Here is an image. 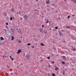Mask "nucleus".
Here are the masks:
<instances>
[{
  "instance_id": "nucleus-33",
  "label": "nucleus",
  "mask_w": 76,
  "mask_h": 76,
  "mask_svg": "<svg viewBox=\"0 0 76 76\" xmlns=\"http://www.w3.org/2000/svg\"><path fill=\"white\" fill-rule=\"evenodd\" d=\"M42 27H44V25H42Z\"/></svg>"
},
{
  "instance_id": "nucleus-53",
  "label": "nucleus",
  "mask_w": 76,
  "mask_h": 76,
  "mask_svg": "<svg viewBox=\"0 0 76 76\" xmlns=\"http://www.w3.org/2000/svg\"><path fill=\"white\" fill-rule=\"evenodd\" d=\"M34 37H35V36H34Z\"/></svg>"
},
{
  "instance_id": "nucleus-41",
  "label": "nucleus",
  "mask_w": 76,
  "mask_h": 76,
  "mask_svg": "<svg viewBox=\"0 0 76 76\" xmlns=\"http://www.w3.org/2000/svg\"><path fill=\"white\" fill-rule=\"evenodd\" d=\"M19 13V12H18L17 13V14H18Z\"/></svg>"
},
{
  "instance_id": "nucleus-47",
  "label": "nucleus",
  "mask_w": 76,
  "mask_h": 76,
  "mask_svg": "<svg viewBox=\"0 0 76 76\" xmlns=\"http://www.w3.org/2000/svg\"><path fill=\"white\" fill-rule=\"evenodd\" d=\"M11 75H12V73H11Z\"/></svg>"
},
{
  "instance_id": "nucleus-14",
  "label": "nucleus",
  "mask_w": 76,
  "mask_h": 76,
  "mask_svg": "<svg viewBox=\"0 0 76 76\" xmlns=\"http://www.w3.org/2000/svg\"><path fill=\"white\" fill-rule=\"evenodd\" d=\"M52 76H55L56 75H55V74H54V73H53L52 74Z\"/></svg>"
},
{
  "instance_id": "nucleus-44",
  "label": "nucleus",
  "mask_w": 76,
  "mask_h": 76,
  "mask_svg": "<svg viewBox=\"0 0 76 76\" xmlns=\"http://www.w3.org/2000/svg\"><path fill=\"white\" fill-rule=\"evenodd\" d=\"M20 31H21V29H20Z\"/></svg>"
},
{
  "instance_id": "nucleus-49",
  "label": "nucleus",
  "mask_w": 76,
  "mask_h": 76,
  "mask_svg": "<svg viewBox=\"0 0 76 76\" xmlns=\"http://www.w3.org/2000/svg\"><path fill=\"white\" fill-rule=\"evenodd\" d=\"M63 74H64V73H63Z\"/></svg>"
},
{
  "instance_id": "nucleus-34",
  "label": "nucleus",
  "mask_w": 76,
  "mask_h": 76,
  "mask_svg": "<svg viewBox=\"0 0 76 76\" xmlns=\"http://www.w3.org/2000/svg\"><path fill=\"white\" fill-rule=\"evenodd\" d=\"M52 56H54V54H52Z\"/></svg>"
},
{
  "instance_id": "nucleus-24",
  "label": "nucleus",
  "mask_w": 76,
  "mask_h": 76,
  "mask_svg": "<svg viewBox=\"0 0 76 76\" xmlns=\"http://www.w3.org/2000/svg\"><path fill=\"white\" fill-rule=\"evenodd\" d=\"M69 18H70V16L68 15V19H69Z\"/></svg>"
},
{
  "instance_id": "nucleus-22",
  "label": "nucleus",
  "mask_w": 76,
  "mask_h": 76,
  "mask_svg": "<svg viewBox=\"0 0 76 76\" xmlns=\"http://www.w3.org/2000/svg\"><path fill=\"white\" fill-rule=\"evenodd\" d=\"M6 28H7V29H9V28H8V27L7 26H6Z\"/></svg>"
},
{
  "instance_id": "nucleus-19",
  "label": "nucleus",
  "mask_w": 76,
  "mask_h": 76,
  "mask_svg": "<svg viewBox=\"0 0 76 76\" xmlns=\"http://www.w3.org/2000/svg\"><path fill=\"white\" fill-rule=\"evenodd\" d=\"M27 45H31V44L29 43L27 44Z\"/></svg>"
},
{
  "instance_id": "nucleus-40",
  "label": "nucleus",
  "mask_w": 76,
  "mask_h": 76,
  "mask_svg": "<svg viewBox=\"0 0 76 76\" xmlns=\"http://www.w3.org/2000/svg\"><path fill=\"white\" fill-rule=\"evenodd\" d=\"M56 13H57V11H56Z\"/></svg>"
},
{
  "instance_id": "nucleus-38",
  "label": "nucleus",
  "mask_w": 76,
  "mask_h": 76,
  "mask_svg": "<svg viewBox=\"0 0 76 76\" xmlns=\"http://www.w3.org/2000/svg\"><path fill=\"white\" fill-rule=\"evenodd\" d=\"M20 19H21V20H22V18H21Z\"/></svg>"
},
{
  "instance_id": "nucleus-27",
  "label": "nucleus",
  "mask_w": 76,
  "mask_h": 76,
  "mask_svg": "<svg viewBox=\"0 0 76 76\" xmlns=\"http://www.w3.org/2000/svg\"><path fill=\"white\" fill-rule=\"evenodd\" d=\"M11 60H12V61H13V58H11Z\"/></svg>"
},
{
  "instance_id": "nucleus-18",
  "label": "nucleus",
  "mask_w": 76,
  "mask_h": 76,
  "mask_svg": "<svg viewBox=\"0 0 76 76\" xmlns=\"http://www.w3.org/2000/svg\"><path fill=\"white\" fill-rule=\"evenodd\" d=\"M62 64H65V62H62Z\"/></svg>"
},
{
  "instance_id": "nucleus-55",
  "label": "nucleus",
  "mask_w": 76,
  "mask_h": 76,
  "mask_svg": "<svg viewBox=\"0 0 76 76\" xmlns=\"http://www.w3.org/2000/svg\"><path fill=\"white\" fill-rule=\"evenodd\" d=\"M37 58H38V57H37Z\"/></svg>"
},
{
  "instance_id": "nucleus-8",
  "label": "nucleus",
  "mask_w": 76,
  "mask_h": 76,
  "mask_svg": "<svg viewBox=\"0 0 76 76\" xmlns=\"http://www.w3.org/2000/svg\"><path fill=\"white\" fill-rule=\"evenodd\" d=\"M66 28H68V29H70V27L69 26H66Z\"/></svg>"
},
{
  "instance_id": "nucleus-2",
  "label": "nucleus",
  "mask_w": 76,
  "mask_h": 76,
  "mask_svg": "<svg viewBox=\"0 0 76 76\" xmlns=\"http://www.w3.org/2000/svg\"><path fill=\"white\" fill-rule=\"evenodd\" d=\"M11 31L12 33L13 34L15 33V29H13V28H11Z\"/></svg>"
},
{
  "instance_id": "nucleus-45",
  "label": "nucleus",
  "mask_w": 76,
  "mask_h": 76,
  "mask_svg": "<svg viewBox=\"0 0 76 76\" xmlns=\"http://www.w3.org/2000/svg\"><path fill=\"white\" fill-rule=\"evenodd\" d=\"M21 38H22V37H21Z\"/></svg>"
},
{
  "instance_id": "nucleus-35",
  "label": "nucleus",
  "mask_w": 76,
  "mask_h": 76,
  "mask_svg": "<svg viewBox=\"0 0 76 76\" xmlns=\"http://www.w3.org/2000/svg\"><path fill=\"white\" fill-rule=\"evenodd\" d=\"M72 16L73 17L75 16L74 15H72Z\"/></svg>"
},
{
  "instance_id": "nucleus-42",
  "label": "nucleus",
  "mask_w": 76,
  "mask_h": 76,
  "mask_svg": "<svg viewBox=\"0 0 76 76\" xmlns=\"http://www.w3.org/2000/svg\"><path fill=\"white\" fill-rule=\"evenodd\" d=\"M19 14H20V13L19 12Z\"/></svg>"
},
{
  "instance_id": "nucleus-25",
  "label": "nucleus",
  "mask_w": 76,
  "mask_h": 76,
  "mask_svg": "<svg viewBox=\"0 0 76 76\" xmlns=\"http://www.w3.org/2000/svg\"><path fill=\"white\" fill-rule=\"evenodd\" d=\"M4 30L5 32H6L7 31H6V29H4Z\"/></svg>"
},
{
  "instance_id": "nucleus-54",
  "label": "nucleus",
  "mask_w": 76,
  "mask_h": 76,
  "mask_svg": "<svg viewBox=\"0 0 76 76\" xmlns=\"http://www.w3.org/2000/svg\"><path fill=\"white\" fill-rule=\"evenodd\" d=\"M45 33H47V32H45Z\"/></svg>"
},
{
  "instance_id": "nucleus-21",
  "label": "nucleus",
  "mask_w": 76,
  "mask_h": 76,
  "mask_svg": "<svg viewBox=\"0 0 76 76\" xmlns=\"http://www.w3.org/2000/svg\"><path fill=\"white\" fill-rule=\"evenodd\" d=\"M48 22H49V21H48V20H47V21L46 22V23H48Z\"/></svg>"
},
{
  "instance_id": "nucleus-43",
  "label": "nucleus",
  "mask_w": 76,
  "mask_h": 76,
  "mask_svg": "<svg viewBox=\"0 0 76 76\" xmlns=\"http://www.w3.org/2000/svg\"><path fill=\"white\" fill-rule=\"evenodd\" d=\"M59 19H60V18L59 17Z\"/></svg>"
},
{
  "instance_id": "nucleus-16",
  "label": "nucleus",
  "mask_w": 76,
  "mask_h": 76,
  "mask_svg": "<svg viewBox=\"0 0 76 76\" xmlns=\"http://www.w3.org/2000/svg\"><path fill=\"white\" fill-rule=\"evenodd\" d=\"M41 45H42V46H44V45H43L42 44V43H41Z\"/></svg>"
},
{
  "instance_id": "nucleus-37",
  "label": "nucleus",
  "mask_w": 76,
  "mask_h": 76,
  "mask_svg": "<svg viewBox=\"0 0 76 76\" xmlns=\"http://www.w3.org/2000/svg\"><path fill=\"white\" fill-rule=\"evenodd\" d=\"M10 58H12V56H10Z\"/></svg>"
},
{
  "instance_id": "nucleus-52",
  "label": "nucleus",
  "mask_w": 76,
  "mask_h": 76,
  "mask_svg": "<svg viewBox=\"0 0 76 76\" xmlns=\"http://www.w3.org/2000/svg\"><path fill=\"white\" fill-rule=\"evenodd\" d=\"M73 2H75V1H73Z\"/></svg>"
},
{
  "instance_id": "nucleus-20",
  "label": "nucleus",
  "mask_w": 76,
  "mask_h": 76,
  "mask_svg": "<svg viewBox=\"0 0 76 76\" xmlns=\"http://www.w3.org/2000/svg\"><path fill=\"white\" fill-rule=\"evenodd\" d=\"M55 29H58V27H56L55 28Z\"/></svg>"
},
{
  "instance_id": "nucleus-39",
  "label": "nucleus",
  "mask_w": 76,
  "mask_h": 76,
  "mask_svg": "<svg viewBox=\"0 0 76 76\" xmlns=\"http://www.w3.org/2000/svg\"><path fill=\"white\" fill-rule=\"evenodd\" d=\"M35 10V11H37V10Z\"/></svg>"
},
{
  "instance_id": "nucleus-32",
  "label": "nucleus",
  "mask_w": 76,
  "mask_h": 76,
  "mask_svg": "<svg viewBox=\"0 0 76 76\" xmlns=\"http://www.w3.org/2000/svg\"><path fill=\"white\" fill-rule=\"evenodd\" d=\"M48 66L49 67H51V66L50 65H49Z\"/></svg>"
},
{
  "instance_id": "nucleus-1",
  "label": "nucleus",
  "mask_w": 76,
  "mask_h": 76,
  "mask_svg": "<svg viewBox=\"0 0 76 76\" xmlns=\"http://www.w3.org/2000/svg\"><path fill=\"white\" fill-rule=\"evenodd\" d=\"M23 18H24L25 19H26V22L28 21V17L26 15H25L24 16H23Z\"/></svg>"
},
{
  "instance_id": "nucleus-15",
  "label": "nucleus",
  "mask_w": 76,
  "mask_h": 76,
  "mask_svg": "<svg viewBox=\"0 0 76 76\" xmlns=\"http://www.w3.org/2000/svg\"><path fill=\"white\" fill-rule=\"evenodd\" d=\"M12 12H14V9H12L11 10Z\"/></svg>"
},
{
  "instance_id": "nucleus-3",
  "label": "nucleus",
  "mask_w": 76,
  "mask_h": 76,
  "mask_svg": "<svg viewBox=\"0 0 76 76\" xmlns=\"http://www.w3.org/2000/svg\"><path fill=\"white\" fill-rule=\"evenodd\" d=\"M50 2V1L49 0H47L46 1V3L48 4H49Z\"/></svg>"
},
{
  "instance_id": "nucleus-36",
  "label": "nucleus",
  "mask_w": 76,
  "mask_h": 76,
  "mask_svg": "<svg viewBox=\"0 0 76 76\" xmlns=\"http://www.w3.org/2000/svg\"><path fill=\"white\" fill-rule=\"evenodd\" d=\"M19 33H20L21 34V32H20V31H18Z\"/></svg>"
},
{
  "instance_id": "nucleus-48",
  "label": "nucleus",
  "mask_w": 76,
  "mask_h": 76,
  "mask_svg": "<svg viewBox=\"0 0 76 76\" xmlns=\"http://www.w3.org/2000/svg\"><path fill=\"white\" fill-rule=\"evenodd\" d=\"M38 1V0H36V1Z\"/></svg>"
},
{
  "instance_id": "nucleus-46",
  "label": "nucleus",
  "mask_w": 76,
  "mask_h": 76,
  "mask_svg": "<svg viewBox=\"0 0 76 76\" xmlns=\"http://www.w3.org/2000/svg\"><path fill=\"white\" fill-rule=\"evenodd\" d=\"M48 9V10H49V9Z\"/></svg>"
},
{
  "instance_id": "nucleus-10",
  "label": "nucleus",
  "mask_w": 76,
  "mask_h": 76,
  "mask_svg": "<svg viewBox=\"0 0 76 76\" xmlns=\"http://www.w3.org/2000/svg\"><path fill=\"white\" fill-rule=\"evenodd\" d=\"M59 32V34L60 35H61V33L60 32V31H58Z\"/></svg>"
},
{
  "instance_id": "nucleus-30",
  "label": "nucleus",
  "mask_w": 76,
  "mask_h": 76,
  "mask_svg": "<svg viewBox=\"0 0 76 76\" xmlns=\"http://www.w3.org/2000/svg\"><path fill=\"white\" fill-rule=\"evenodd\" d=\"M54 61H53L52 62V64H54Z\"/></svg>"
},
{
  "instance_id": "nucleus-5",
  "label": "nucleus",
  "mask_w": 76,
  "mask_h": 76,
  "mask_svg": "<svg viewBox=\"0 0 76 76\" xmlns=\"http://www.w3.org/2000/svg\"><path fill=\"white\" fill-rule=\"evenodd\" d=\"M62 58L64 60L66 59V57L64 56H62Z\"/></svg>"
},
{
  "instance_id": "nucleus-9",
  "label": "nucleus",
  "mask_w": 76,
  "mask_h": 76,
  "mask_svg": "<svg viewBox=\"0 0 76 76\" xmlns=\"http://www.w3.org/2000/svg\"><path fill=\"white\" fill-rule=\"evenodd\" d=\"M1 40H4V38H3V37H1Z\"/></svg>"
},
{
  "instance_id": "nucleus-50",
  "label": "nucleus",
  "mask_w": 76,
  "mask_h": 76,
  "mask_svg": "<svg viewBox=\"0 0 76 76\" xmlns=\"http://www.w3.org/2000/svg\"><path fill=\"white\" fill-rule=\"evenodd\" d=\"M50 30H51V28H50Z\"/></svg>"
},
{
  "instance_id": "nucleus-11",
  "label": "nucleus",
  "mask_w": 76,
  "mask_h": 76,
  "mask_svg": "<svg viewBox=\"0 0 76 76\" xmlns=\"http://www.w3.org/2000/svg\"><path fill=\"white\" fill-rule=\"evenodd\" d=\"M10 20H12V19H13V18H12V17H11L10 18Z\"/></svg>"
},
{
  "instance_id": "nucleus-4",
  "label": "nucleus",
  "mask_w": 76,
  "mask_h": 76,
  "mask_svg": "<svg viewBox=\"0 0 76 76\" xmlns=\"http://www.w3.org/2000/svg\"><path fill=\"white\" fill-rule=\"evenodd\" d=\"M22 51V50H21L20 49V50H18V52H17V54H19L20 53V52H21Z\"/></svg>"
},
{
  "instance_id": "nucleus-23",
  "label": "nucleus",
  "mask_w": 76,
  "mask_h": 76,
  "mask_svg": "<svg viewBox=\"0 0 76 76\" xmlns=\"http://www.w3.org/2000/svg\"><path fill=\"white\" fill-rule=\"evenodd\" d=\"M48 75L49 76H51V75L50 74H48Z\"/></svg>"
},
{
  "instance_id": "nucleus-6",
  "label": "nucleus",
  "mask_w": 76,
  "mask_h": 76,
  "mask_svg": "<svg viewBox=\"0 0 76 76\" xmlns=\"http://www.w3.org/2000/svg\"><path fill=\"white\" fill-rule=\"evenodd\" d=\"M58 69H59V68L58 67H56L55 69V70H56V71H58Z\"/></svg>"
},
{
  "instance_id": "nucleus-12",
  "label": "nucleus",
  "mask_w": 76,
  "mask_h": 76,
  "mask_svg": "<svg viewBox=\"0 0 76 76\" xmlns=\"http://www.w3.org/2000/svg\"><path fill=\"white\" fill-rule=\"evenodd\" d=\"M42 31H43V30L42 29H40V32H42Z\"/></svg>"
},
{
  "instance_id": "nucleus-13",
  "label": "nucleus",
  "mask_w": 76,
  "mask_h": 76,
  "mask_svg": "<svg viewBox=\"0 0 76 76\" xmlns=\"http://www.w3.org/2000/svg\"><path fill=\"white\" fill-rule=\"evenodd\" d=\"M47 58H48V59L49 60H50V57H47Z\"/></svg>"
},
{
  "instance_id": "nucleus-28",
  "label": "nucleus",
  "mask_w": 76,
  "mask_h": 76,
  "mask_svg": "<svg viewBox=\"0 0 76 76\" xmlns=\"http://www.w3.org/2000/svg\"><path fill=\"white\" fill-rule=\"evenodd\" d=\"M6 25H8V23H6Z\"/></svg>"
},
{
  "instance_id": "nucleus-17",
  "label": "nucleus",
  "mask_w": 76,
  "mask_h": 76,
  "mask_svg": "<svg viewBox=\"0 0 76 76\" xmlns=\"http://www.w3.org/2000/svg\"><path fill=\"white\" fill-rule=\"evenodd\" d=\"M73 51H75V50H76V49L75 48H74V49H73Z\"/></svg>"
},
{
  "instance_id": "nucleus-26",
  "label": "nucleus",
  "mask_w": 76,
  "mask_h": 76,
  "mask_svg": "<svg viewBox=\"0 0 76 76\" xmlns=\"http://www.w3.org/2000/svg\"><path fill=\"white\" fill-rule=\"evenodd\" d=\"M31 48H34V46H33L31 47Z\"/></svg>"
},
{
  "instance_id": "nucleus-51",
  "label": "nucleus",
  "mask_w": 76,
  "mask_h": 76,
  "mask_svg": "<svg viewBox=\"0 0 76 76\" xmlns=\"http://www.w3.org/2000/svg\"><path fill=\"white\" fill-rule=\"evenodd\" d=\"M55 67H56V66H55Z\"/></svg>"
},
{
  "instance_id": "nucleus-29",
  "label": "nucleus",
  "mask_w": 76,
  "mask_h": 76,
  "mask_svg": "<svg viewBox=\"0 0 76 76\" xmlns=\"http://www.w3.org/2000/svg\"><path fill=\"white\" fill-rule=\"evenodd\" d=\"M28 59H29V56L26 57Z\"/></svg>"
},
{
  "instance_id": "nucleus-7",
  "label": "nucleus",
  "mask_w": 76,
  "mask_h": 76,
  "mask_svg": "<svg viewBox=\"0 0 76 76\" xmlns=\"http://www.w3.org/2000/svg\"><path fill=\"white\" fill-rule=\"evenodd\" d=\"M12 38L11 39L12 40V41H13V39H14V37L13 36L12 37Z\"/></svg>"
},
{
  "instance_id": "nucleus-31",
  "label": "nucleus",
  "mask_w": 76,
  "mask_h": 76,
  "mask_svg": "<svg viewBox=\"0 0 76 76\" xmlns=\"http://www.w3.org/2000/svg\"><path fill=\"white\" fill-rule=\"evenodd\" d=\"M18 42H19L21 43V41H20V40L19 41H18Z\"/></svg>"
}]
</instances>
